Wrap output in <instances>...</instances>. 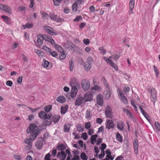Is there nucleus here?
<instances>
[{"instance_id":"f257e3e1","label":"nucleus","mask_w":160,"mask_h":160,"mask_svg":"<svg viewBox=\"0 0 160 160\" xmlns=\"http://www.w3.org/2000/svg\"><path fill=\"white\" fill-rule=\"evenodd\" d=\"M27 132L28 134L31 133L30 137L33 140L38 134V128L35 124H31L29 125V128H27Z\"/></svg>"},{"instance_id":"f03ea898","label":"nucleus","mask_w":160,"mask_h":160,"mask_svg":"<svg viewBox=\"0 0 160 160\" xmlns=\"http://www.w3.org/2000/svg\"><path fill=\"white\" fill-rule=\"evenodd\" d=\"M93 62V61L92 58L91 57H88L84 64L85 69L87 71L89 70L91 68Z\"/></svg>"},{"instance_id":"7ed1b4c3","label":"nucleus","mask_w":160,"mask_h":160,"mask_svg":"<svg viewBox=\"0 0 160 160\" xmlns=\"http://www.w3.org/2000/svg\"><path fill=\"white\" fill-rule=\"evenodd\" d=\"M86 102L83 97H77L75 101V104L77 106H83Z\"/></svg>"},{"instance_id":"20e7f679","label":"nucleus","mask_w":160,"mask_h":160,"mask_svg":"<svg viewBox=\"0 0 160 160\" xmlns=\"http://www.w3.org/2000/svg\"><path fill=\"white\" fill-rule=\"evenodd\" d=\"M93 95L92 91L87 92L84 95L83 98L86 102L91 101L93 100Z\"/></svg>"},{"instance_id":"39448f33","label":"nucleus","mask_w":160,"mask_h":160,"mask_svg":"<svg viewBox=\"0 0 160 160\" xmlns=\"http://www.w3.org/2000/svg\"><path fill=\"white\" fill-rule=\"evenodd\" d=\"M112 57L111 56L109 57L108 59L106 57H104L103 58V59L106 61L110 66L114 68L115 70H118L117 66L112 61Z\"/></svg>"},{"instance_id":"423d86ee","label":"nucleus","mask_w":160,"mask_h":160,"mask_svg":"<svg viewBox=\"0 0 160 160\" xmlns=\"http://www.w3.org/2000/svg\"><path fill=\"white\" fill-rule=\"evenodd\" d=\"M66 153L68 155V157L66 160H80L79 156L76 154L74 155L73 158L71 159L70 158L72 157V155L68 149L66 150Z\"/></svg>"},{"instance_id":"0eeeda50","label":"nucleus","mask_w":160,"mask_h":160,"mask_svg":"<svg viewBox=\"0 0 160 160\" xmlns=\"http://www.w3.org/2000/svg\"><path fill=\"white\" fill-rule=\"evenodd\" d=\"M81 87L85 90H87L90 88V85L89 82L88 80L84 79L81 82Z\"/></svg>"},{"instance_id":"6e6552de","label":"nucleus","mask_w":160,"mask_h":160,"mask_svg":"<svg viewBox=\"0 0 160 160\" xmlns=\"http://www.w3.org/2000/svg\"><path fill=\"white\" fill-rule=\"evenodd\" d=\"M118 95L121 97V100L122 102L125 104H127L128 103L127 99L123 95L122 91L120 89L118 90Z\"/></svg>"},{"instance_id":"1a4fd4ad","label":"nucleus","mask_w":160,"mask_h":160,"mask_svg":"<svg viewBox=\"0 0 160 160\" xmlns=\"http://www.w3.org/2000/svg\"><path fill=\"white\" fill-rule=\"evenodd\" d=\"M0 9L1 10L4 11L9 14L12 13L11 8L6 5L0 4Z\"/></svg>"},{"instance_id":"9d476101","label":"nucleus","mask_w":160,"mask_h":160,"mask_svg":"<svg viewBox=\"0 0 160 160\" xmlns=\"http://www.w3.org/2000/svg\"><path fill=\"white\" fill-rule=\"evenodd\" d=\"M43 28L48 33L51 35H57L53 29L48 26H44Z\"/></svg>"},{"instance_id":"9b49d317","label":"nucleus","mask_w":160,"mask_h":160,"mask_svg":"<svg viewBox=\"0 0 160 160\" xmlns=\"http://www.w3.org/2000/svg\"><path fill=\"white\" fill-rule=\"evenodd\" d=\"M51 114H50L48 116L43 111H41L38 113V116L41 119H49L51 117Z\"/></svg>"},{"instance_id":"f8f14e48","label":"nucleus","mask_w":160,"mask_h":160,"mask_svg":"<svg viewBox=\"0 0 160 160\" xmlns=\"http://www.w3.org/2000/svg\"><path fill=\"white\" fill-rule=\"evenodd\" d=\"M112 108L109 106H107L105 111V115L107 117L112 118Z\"/></svg>"},{"instance_id":"ddd939ff","label":"nucleus","mask_w":160,"mask_h":160,"mask_svg":"<svg viewBox=\"0 0 160 160\" xmlns=\"http://www.w3.org/2000/svg\"><path fill=\"white\" fill-rule=\"evenodd\" d=\"M44 39L45 41L49 42L52 45H54L55 43V41L52 39V38L50 36L44 35H43Z\"/></svg>"},{"instance_id":"4468645a","label":"nucleus","mask_w":160,"mask_h":160,"mask_svg":"<svg viewBox=\"0 0 160 160\" xmlns=\"http://www.w3.org/2000/svg\"><path fill=\"white\" fill-rule=\"evenodd\" d=\"M106 127V128L109 130L115 127L114 122L112 120H108Z\"/></svg>"},{"instance_id":"2eb2a0df","label":"nucleus","mask_w":160,"mask_h":160,"mask_svg":"<svg viewBox=\"0 0 160 160\" xmlns=\"http://www.w3.org/2000/svg\"><path fill=\"white\" fill-rule=\"evenodd\" d=\"M78 83V80L76 78L73 77L71 79L70 84L72 87H76Z\"/></svg>"},{"instance_id":"dca6fc26","label":"nucleus","mask_w":160,"mask_h":160,"mask_svg":"<svg viewBox=\"0 0 160 160\" xmlns=\"http://www.w3.org/2000/svg\"><path fill=\"white\" fill-rule=\"evenodd\" d=\"M65 151L60 152L58 153L57 157L59 158L61 160H65L66 157V154Z\"/></svg>"},{"instance_id":"f3484780","label":"nucleus","mask_w":160,"mask_h":160,"mask_svg":"<svg viewBox=\"0 0 160 160\" xmlns=\"http://www.w3.org/2000/svg\"><path fill=\"white\" fill-rule=\"evenodd\" d=\"M134 152L136 155L138 153V140L137 139H135L133 142Z\"/></svg>"},{"instance_id":"a211bd4d","label":"nucleus","mask_w":160,"mask_h":160,"mask_svg":"<svg viewBox=\"0 0 160 160\" xmlns=\"http://www.w3.org/2000/svg\"><path fill=\"white\" fill-rule=\"evenodd\" d=\"M68 106L67 105H63L61 108L60 113L61 114H64L68 111Z\"/></svg>"},{"instance_id":"6ab92c4d","label":"nucleus","mask_w":160,"mask_h":160,"mask_svg":"<svg viewBox=\"0 0 160 160\" xmlns=\"http://www.w3.org/2000/svg\"><path fill=\"white\" fill-rule=\"evenodd\" d=\"M97 101L98 104L100 106H102L103 104V98L102 95L101 94H98L97 97Z\"/></svg>"},{"instance_id":"aec40b11","label":"nucleus","mask_w":160,"mask_h":160,"mask_svg":"<svg viewBox=\"0 0 160 160\" xmlns=\"http://www.w3.org/2000/svg\"><path fill=\"white\" fill-rule=\"evenodd\" d=\"M72 88L70 96L71 98H73L76 96L78 92V90L77 87H73Z\"/></svg>"},{"instance_id":"412c9836","label":"nucleus","mask_w":160,"mask_h":160,"mask_svg":"<svg viewBox=\"0 0 160 160\" xmlns=\"http://www.w3.org/2000/svg\"><path fill=\"white\" fill-rule=\"evenodd\" d=\"M1 18H3L5 22L8 25H11L12 24L11 19L8 17L2 15L1 16Z\"/></svg>"},{"instance_id":"4be33fe9","label":"nucleus","mask_w":160,"mask_h":160,"mask_svg":"<svg viewBox=\"0 0 160 160\" xmlns=\"http://www.w3.org/2000/svg\"><path fill=\"white\" fill-rule=\"evenodd\" d=\"M61 118L59 115H54L52 117V121L55 123H57Z\"/></svg>"},{"instance_id":"5701e85b","label":"nucleus","mask_w":160,"mask_h":160,"mask_svg":"<svg viewBox=\"0 0 160 160\" xmlns=\"http://www.w3.org/2000/svg\"><path fill=\"white\" fill-rule=\"evenodd\" d=\"M56 101L59 103H63L65 102L66 99L63 96L60 95L57 98Z\"/></svg>"},{"instance_id":"b1692460","label":"nucleus","mask_w":160,"mask_h":160,"mask_svg":"<svg viewBox=\"0 0 160 160\" xmlns=\"http://www.w3.org/2000/svg\"><path fill=\"white\" fill-rule=\"evenodd\" d=\"M117 126L119 130H122L124 128V124L122 121H119L117 123Z\"/></svg>"},{"instance_id":"393cba45","label":"nucleus","mask_w":160,"mask_h":160,"mask_svg":"<svg viewBox=\"0 0 160 160\" xmlns=\"http://www.w3.org/2000/svg\"><path fill=\"white\" fill-rule=\"evenodd\" d=\"M57 148L58 150L60 151V152H64L66 150V147L64 144H60L57 146Z\"/></svg>"},{"instance_id":"a878e982","label":"nucleus","mask_w":160,"mask_h":160,"mask_svg":"<svg viewBox=\"0 0 160 160\" xmlns=\"http://www.w3.org/2000/svg\"><path fill=\"white\" fill-rule=\"evenodd\" d=\"M44 39L43 36H39L38 35V39L37 40V42L39 46L42 45L43 44V40Z\"/></svg>"},{"instance_id":"bb28decb","label":"nucleus","mask_w":160,"mask_h":160,"mask_svg":"<svg viewBox=\"0 0 160 160\" xmlns=\"http://www.w3.org/2000/svg\"><path fill=\"white\" fill-rule=\"evenodd\" d=\"M123 111L124 112L127 114V115L128 116L129 118L132 119H134V117L133 116L128 110L124 108L123 109Z\"/></svg>"},{"instance_id":"cd10ccee","label":"nucleus","mask_w":160,"mask_h":160,"mask_svg":"<svg viewBox=\"0 0 160 160\" xmlns=\"http://www.w3.org/2000/svg\"><path fill=\"white\" fill-rule=\"evenodd\" d=\"M116 138L117 140L120 142H122L123 141L122 137L119 132L116 133Z\"/></svg>"},{"instance_id":"c85d7f7f","label":"nucleus","mask_w":160,"mask_h":160,"mask_svg":"<svg viewBox=\"0 0 160 160\" xmlns=\"http://www.w3.org/2000/svg\"><path fill=\"white\" fill-rule=\"evenodd\" d=\"M77 130L78 132H83L84 131V128L82 125L80 123H78L76 126Z\"/></svg>"},{"instance_id":"c756f323","label":"nucleus","mask_w":160,"mask_h":160,"mask_svg":"<svg viewBox=\"0 0 160 160\" xmlns=\"http://www.w3.org/2000/svg\"><path fill=\"white\" fill-rule=\"evenodd\" d=\"M102 88L101 87L98 85H94L91 89L92 91L95 90L98 92H100L102 90Z\"/></svg>"},{"instance_id":"7c9ffc66","label":"nucleus","mask_w":160,"mask_h":160,"mask_svg":"<svg viewBox=\"0 0 160 160\" xmlns=\"http://www.w3.org/2000/svg\"><path fill=\"white\" fill-rule=\"evenodd\" d=\"M54 45H55V48L57 51H58L60 52H63L64 51V49L61 46L58 44H55V43Z\"/></svg>"},{"instance_id":"2f4dec72","label":"nucleus","mask_w":160,"mask_h":160,"mask_svg":"<svg viewBox=\"0 0 160 160\" xmlns=\"http://www.w3.org/2000/svg\"><path fill=\"white\" fill-rule=\"evenodd\" d=\"M33 24L32 23H27L25 24V25H23L22 27L24 29H25L26 28H30L33 27Z\"/></svg>"},{"instance_id":"473e14b6","label":"nucleus","mask_w":160,"mask_h":160,"mask_svg":"<svg viewBox=\"0 0 160 160\" xmlns=\"http://www.w3.org/2000/svg\"><path fill=\"white\" fill-rule=\"evenodd\" d=\"M139 108L141 111V112L142 113L144 117L147 120H148V118H149L148 115L145 112L143 108L140 106H139Z\"/></svg>"},{"instance_id":"72a5a7b5","label":"nucleus","mask_w":160,"mask_h":160,"mask_svg":"<svg viewBox=\"0 0 160 160\" xmlns=\"http://www.w3.org/2000/svg\"><path fill=\"white\" fill-rule=\"evenodd\" d=\"M42 145V143L41 141H38L36 142V146L38 149H41Z\"/></svg>"},{"instance_id":"f704fd0d","label":"nucleus","mask_w":160,"mask_h":160,"mask_svg":"<svg viewBox=\"0 0 160 160\" xmlns=\"http://www.w3.org/2000/svg\"><path fill=\"white\" fill-rule=\"evenodd\" d=\"M71 125L69 124H65L64 126V131L68 132L70 130Z\"/></svg>"},{"instance_id":"c9c22d12","label":"nucleus","mask_w":160,"mask_h":160,"mask_svg":"<svg viewBox=\"0 0 160 160\" xmlns=\"http://www.w3.org/2000/svg\"><path fill=\"white\" fill-rule=\"evenodd\" d=\"M35 52L40 57H43L44 53L38 49H35Z\"/></svg>"},{"instance_id":"e433bc0d","label":"nucleus","mask_w":160,"mask_h":160,"mask_svg":"<svg viewBox=\"0 0 160 160\" xmlns=\"http://www.w3.org/2000/svg\"><path fill=\"white\" fill-rule=\"evenodd\" d=\"M41 14L43 18L45 19H47L49 17L48 15L44 11H42L41 12Z\"/></svg>"},{"instance_id":"4c0bfd02","label":"nucleus","mask_w":160,"mask_h":160,"mask_svg":"<svg viewBox=\"0 0 160 160\" xmlns=\"http://www.w3.org/2000/svg\"><path fill=\"white\" fill-rule=\"evenodd\" d=\"M91 112L90 110H87L85 112V118L87 119H89L91 118Z\"/></svg>"},{"instance_id":"58836bf2","label":"nucleus","mask_w":160,"mask_h":160,"mask_svg":"<svg viewBox=\"0 0 160 160\" xmlns=\"http://www.w3.org/2000/svg\"><path fill=\"white\" fill-rule=\"evenodd\" d=\"M104 93L106 95V98L108 99L111 96V92L109 90H107L104 92Z\"/></svg>"},{"instance_id":"ea45409f","label":"nucleus","mask_w":160,"mask_h":160,"mask_svg":"<svg viewBox=\"0 0 160 160\" xmlns=\"http://www.w3.org/2000/svg\"><path fill=\"white\" fill-rule=\"evenodd\" d=\"M150 99L152 101L155 103L157 100V95H151Z\"/></svg>"},{"instance_id":"a19ab883","label":"nucleus","mask_w":160,"mask_h":160,"mask_svg":"<svg viewBox=\"0 0 160 160\" xmlns=\"http://www.w3.org/2000/svg\"><path fill=\"white\" fill-rule=\"evenodd\" d=\"M52 108V106L51 105H48L45 106L44 108V110L46 112H49Z\"/></svg>"},{"instance_id":"79ce46f5","label":"nucleus","mask_w":160,"mask_h":160,"mask_svg":"<svg viewBox=\"0 0 160 160\" xmlns=\"http://www.w3.org/2000/svg\"><path fill=\"white\" fill-rule=\"evenodd\" d=\"M80 157L82 160H87L88 158L85 153L82 152L80 154Z\"/></svg>"},{"instance_id":"37998d69","label":"nucleus","mask_w":160,"mask_h":160,"mask_svg":"<svg viewBox=\"0 0 160 160\" xmlns=\"http://www.w3.org/2000/svg\"><path fill=\"white\" fill-rule=\"evenodd\" d=\"M78 5L76 2L73 3L72 5V10L73 12H76L78 9Z\"/></svg>"},{"instance_id":"c03bdc74","label":"nucleus","mask_w":160,"mask_h":160,"mask_svg":"<svg viewBox=\"0 0 160 160\" xmlns=\"http://www.w3.org/2000/svg\"><path fill=\"white\" fill-rule=\"evenodd\" d=\"M155 129L157 131H160V125L158 122H155Z\"/></svg>"},{"instance_id":"a18cd8bd","label":"nucleus","mask_w":160,"mask_h":160,"mask_svg":"<svg viewBox=\"0 0 160 160\" xmlns=\"http://www.w3.org/2000/svg\"><path fill=\"white\" fill-rule=\"evenodd\" d=\"M49 16L50 18L54 20H56L57 18V15L55 14L54 13H50Z\"/></svg>"},{"instance_id":"49530a36","label":"nucleus","mask_w":160,"mask_h":160,"mask_svg":"<svg viewBox=\"0 0 160 160\" xmlns=\"http://www.w3.org/2000/svg\"><path fill=\"white\" fill-rule=\"evenodd\" d=\"M148 90H149L151 95H157L156 90L155 88H152L151 89H148Z\"/></svg>"},{"instance_id":"de8ad7c7","label":"nucleus","mask_w":160,"mask_h":160,"mask_svg":"<svg viewBox=\"0 0 160 160\" xmlns=\"http://www.w3.org/2000/svg\"><path fill=\"white\" fill-rule=\"evenodd\" d=\"M153 68L155 75L157 77H158L159 74V71L158 70L157 67H156L155 65L153 66Z\"/></svg>"},{"instance_id":"09e8293b","label":"nucleus","mask_w":160,"mask_h":160,"mask_svg":"<svg viewBox=\"0 0 160 160\" xmlns=\"http://www.w3.org/2000/svg\"><path fill=\"white\" fill-rule=\"evenodd\" d=\"M135 0H130L129 2V8H133L134 7Z\"/></svg>"},{"instance_id":"8fccbe9b","label":"nucleus","mask_w":160,"mask_h":160,"mask_svg":"<svg viewBox=\"0 0 160 160\" xmlns=\"http://www.w3.org/2000/svg\"><path fill=\"white\" fill-rule=\"evenodd\" d=\"M66 57V55L65 54V53L64 52V51L63 52H60V53L59 55V58L60 59H63L65 58Z\"/></svg>"},{"instance_id":"3c124183","label":"nucleus","mask_w":160,"mask_h":160,"mask_svg":"<svg viewBox=\"0 0 160 160\" xmlns=\"http://www.w3.org/2000/svg\"><path fill=\"white\" fill-rule=\"evenodd\" d=\"M100 51V53L103 54H105L106 53V51L105 49H104V47H101L99 48Z\"/></svg>"},{"instance_id":"603ef678","label":"nucleus","mask_w":160,"mask_h":160,"mask_svg":"<svg viewBox=\"0 0 160 160\" xmlns=\"http://www.w3.org/2000/svg\"><path fill=\"white\" fill-rule=\"evenodd\" d=\"M32 140V139L31 138V139L27 138L25 140L24 142L25 143L28 145H29V144H32V142H31V140Z\"/></svg>"},{"instance_id":"864d4df0","label":"nucleus","mask_w":160,"mask_h":160,"mask_svg":"<svg viewBox=\"0 0 160 160\" xmlns=\"http://www.w3.org/2000/svg\"><path fill=\"white\" fill-rule=\"evenodd\" d=\"M67 44L68 46V48H70L72 50L73 48V44L70 41H67Z\"/></svg>"},{"instance_id":"5fc2aeb1","label":"nucleus","mask_w":160,"mask_h":160,"mask_svg":"<svg viewBox=\"0 0 160 160\" xmlns=\"http://www.w3.org/2000/svg\"><path fill=\"white\" fill-rule=\"evenodd\" d=\"M81 138H83L84 140H86L87 139L88 136L86 132L83 133L81 135Z\"/></svg>"},{"instance_id":"6e6d98bb","label":"nucleus","mask_w":160,"mask_h":160,"mask_svg":"<svg viewBox=\"0 0 160 160\" xmlns=\"http://www.w3.org/2000/svg\"><path fill=\"white\" fill-rule=\"evenodd\" d=\"M27 108L31 110L32 113H34L36 111L38 110L39 109V108H36L33 109L31 107H27Z\"/></svg>"},{"instance_id":"4d7b16f0","label":"nucleus","mask_w":160,"mask_h":160,"mask_svg":"<svg viewBox=\"0 0 160 160\" xmlns=\"http://www.w3.org/2000/svg\"><path fill=\"white\" fill-rule=\"evenodd\" d=\"M91 123L90 122H86L85 124V127L87 129H88L91 127Z\"/></svg>"},{"instance_id":"13d9d810","label":"nucleus","mask_w":160,"mask_h":160,"mask_svg":"<svg viewBox=\"0 0 160 160\" xmlns=\"http://www.w3.org/2000/svg\"><path fill=\"white\" fill-rule=\"evenodd\" d=\"M82 17L81 16H77L73 20L74 22L79 21L82 19Z\"/></svg>"},{"instance_id":"bf43d9fd","label":"nucleus","mask_w":160,"mask_h":160,"mask_svg":"<svg viewBox=\"0 0 160 160\" xmlns=\"http://www.w3.org/2000/svg\"><path fill=\"white\" fill-rule=\"evenodd\" d=\"M73 62L72 61H70L69 62V69L70 71H72L73 70Z\"/></svg>"},{"instance_id":"052dcab7","label":"nucleus","mask_w":160,"mask_h":160,"mask_svg":"<svg viewBox=\"0 0 160 160\" xmlns=\"http://www.w3.org/2000/svg\"><path fill=\"white\" fill-rule=\"evenodd\" d=\"M51 156V155L49 153L47 154L45 156V160H51L50 159Z\"/></svg>"},{"instance_id":"680f3d73","label":"nucleus","mask_w":160,"mask_h":160,"mask_svg":"<svg viewBox=\"0 0 160 160\" xmlns=\"http://www.w3.org/2000/svg\"><path fill=\"white\" fill-rule=\"evenodd\" d=\"M44 62L42 65H43L44 67L47 68L49 65V62L47 60H44Z\"/></svg>"},{"instance_id":"e2e57ef3","label":"nucleus","mask_w":160,"mask_h":160,"mask_svg":"<svg viewBox=\"0 0 160 160\" xmlns=\"http://www.w3.org/2000/svg\"><path fill=\"white\" fill-rule=\"evenodd\" d=\"M30 4L29 5V7L30 8H32L34 4V0H30Z\"/></svg>"},{"instance_id":"0e129e2a","label":"nucleus","mask_w":160,"mask_h":160,"mask_svg":"<svg viewBox=\"0 0 160 160\" xmlns=\"http://www.w3.org/2000/svg\"><path fill=\"white\" fill-rule=\"evenodd\" d=\"M83 42L86 45H88L90 43V41L88 38L84 39L83 40Z\"/></svg>"},{"instance_id":"69168bd1","label":"nucleus","mask_w":160,"mask_h":160,"mask_svg":"<svg viewBox=\"0 0 160 160\" xmlns=\"http://www.w3.org/2000/svg\"><path fill=\"white\" fill-rule=\"evenodd\" d=\"M98 136L97 134H95L94 135H92L91 137V139H92L93 141H96L97 138Z\"/></svg>"},{"instance_id":"338daca9","label":"nucleus","mask_w":160,"mask_h":160,"mask_svg":"<svg viewBox=\"0 0 160 160\" xmlns=\"http://www.w3.org/2000/svg\"><path fill=\"white\" fill-rule=\"evenodd\" d=\"M61 1H62L60 0H53L54 4L56 6H58L60 2Z\"/></svg>"},{"instance_id":"774afa93","label":"nucleus","mask_w":160,"mask_h":160,"mask_svg":"<svg viewBox=\"0 0 160 160\" xmlns=\"http://www.w3.org/2000/svg\"><path fill=\"white\" fill-rule=\"evenodd\" d=\"M89 10L91 13H93L95 12V8L94 6L92 5L89 7Z\"/></svg>"}]
</instances>
